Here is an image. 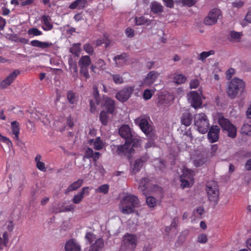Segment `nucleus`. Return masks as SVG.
Listing matches in <instances>:
<instances>
[{
  "mask_svg": "<svg viewBox=\"0 0 251 251\" xmlns=\"http://www.w3.org/2000/svg\"><path fill=\"white\" fill-rule=\"evenodd\" d=\"M119 209L124 214H129L134 212V208L140 206L139 200L135 195L127 194L121 200Z\"/></svg>",
  "mask_w": 251,
  "mask_h": 251,
  "instance_id": "f257e3e1",
  "label": "nucleus"
},
{
  "mask_svg": "<svg viewBox=\"0 0 251 251\" xmlns=\"http://www.w3.org/2000/svg\"><path fill=\"white\" fill-rule=\"evenodd\" d=\"M245 83L242 79L234 77L228 84L227 95L230 99H234L243 94L245 92Z\"/></svg>",
  "mask_w": 251,
  "mask_h": 251,
  "instance_id": "f03ea898",
  "label": "nucleus"
},
{
  "mask_svg": "<svg viewBox=\"0 0 251 251\" xmlns=\"http://www.w3.org/2000/svg\"><path fill=\"white\" fill-rule=\"evenodd\" d=\"M205 191L208 200L214 205L217 204L219 198V186L216 181L210 180L206 183Z\"/></svg>",
  "mask_w": 251,
  "mask_h": 251,
  "instance_id": "7ed1b4c3",
  "label": "nucleus"
},
{
  "mask_svg": "<svg viewBox=\"0 0 251 251\" xmlns=\"http://www.w3.org/2000/svg\"><path fill=\"white\" fill-rule=\"evenodd\" d=\"M135 144H132L130 141H126L123 145H113L112 150L115 151V153L121 156L124 155L129 156L130 153L133 151V147Z\"/></svg>",
  "mask_w": 251,
  "mask_h": 251,
  "instance_id": "20e7f679",
  "label": "nucleus"
},
{
  "mask_svg": "<svg viewBox=\"0 0 251 251\" xmlns=\"http://www.w3.org/2000/svg\"><path fill=\"white\" fill-rule=\"evenodd\" d=\"M137 237L134 234L127 233L123 237L122 249L126 251H133L137 245Z\"/></svg>",
  "mask_w": 251,
  "mask_h": 251,
  "instance_id": "39448f33",
  "label": "nucleus"
},
{
  "mask_svg": "<svg viewBox=\"0 0 251 251\" xmlns=\"http://www.w3.org/2000/svg\"><path fill=\"white\" fill-rule=\"evenodd\" d=\"M202 97L201 91L200 93L196 91H191L187 95L189 102L191 103L192 106L195 108L201 107L202 103Z\"/></svg>",
  "mask_w": 251,
  "mask_h": 251,
  "instance_id": "423d86ee",
  "label": "nucleus"
},
{
  "mask_svg": "<svg viewBox=\"0 0 251 251\" xmlns=\"http://www.w3.org/2000/svg\"><path fill=\"white\" fill-rule=\"evenodd\" d=\"M222 16L221 11L217 8L212 9L208 15L204 18V23L206 25H213L217 23L218 19Z\"/></svg>",
  "mask_w": 251,
  "mask_h": 251,
  "instance_id": "0eeeda50",
  "label": "nucleus"
},
{
  "mask_svg": "<svg viewBox=\"0 0 251 251\" xmlns=\"http://www.w3.org/2000/svg\"><path fill=\"white\" fill-rule=\"evenodd\" d=\"M160 73L155 71H150L141 82L140 86H151L157 79Z\"/></svg>",
  "mask_w": 251,
  "mask_h": 251,
  "instance_id": "6e6552de",
  "label": "nucleus"
},
{
  "mask_svg": "<svg viewBox=\"0 0 251 251\" xmlns=\"http://www.w3.org/2000/svg\"><path fill=\"white\" fill-rule=\"evenodd\" d=\"M174 99L173 96L169 93L161 92L158 96V106H168L170 105Z\"/></svg>",
  "mask_w": 251,
  "mask_h": 251,
  "instance_id": "1a4fd4ad",
  "label": "nucleus"
},
{
  "mask_svg": "<svg viewBox=\"0 0 251 251\" xmlns=\"http://www.w3.org/2000/svg\"><path fill=\"white\" fill-rule=\"evenodd\" d=\"M133 91L132 87L124 88L116 94V98L119 101L125 102L129 98Z\"/></svg>",
  "mask_w": 251,
  "mask_h": 251,
  "instance_id": "9d476101",
  "label": "nucleus"
},
{
  "mask_svg": "<svg viewBox=\"0 0 251 251\" xmlns=\"http://www.w3.org/2000/svg\"><path fill=\"white\" fill-rule=\"evenodd\" d=\"M19 74V70L14 71L0 82V87L3 89L7 88L14 81Z\"/></svg>",
  "mask_w": 251,
  "mask_h": 251,
  "instance_id": "9b49d317",
  "label": "nucleus"
},
{
  "mask_svg": "<svg viewBox=\"0 0 251 251\" xmlns=\"http://www.w3.org/2000/svg\"><path fill=\"white\" fill-rule=\"evenodd\" d=\"M103 108V110L109 112L110 114H113L115 109V101L107 97L104 100L103 103L101 105Z\"/></svg>",
  "mask_w": 251,
  "mask_h": 251,
  "instance_id": "f8f14e48",
  "label": "nucleus"
},
{
  "mask_svg": "<svg viewBox=\"0 0 251 251\" xmlns=\"http://www.w3.org/2000/svg\"><path fill=\"white\" fill-rule=\"evenodd\" d=\"M147 160V158L146 156H143L135 160L133 164H131L130 169L132 173L135 174L139 172Z\"/></svg>",
  "mask_w": 251,
  "mask_h": 251,
  "instance_id": "ddd939ff",
  "label": "nucleus"
},
{
  "mask_svg": "<svg viewBox=\"0 0 251 251\" xmlns=\"http://www.w3.org/2000/svg\"><path fill=\"white\" fill-rule=\"evenodd\" d=\"M194 126H210L206 115L202 113L196 115Z\"/></svg>",
  "mask_w": 251,
  "mask_h": 251,
  "instance_id": "4468645a",
  "label": "nucleus"
},
{
  "mask_svg": "<svg viewBox=\"0 0 251 251\" xmlns=\"http://www.w3.org/2000/svg\"><path fill=\"white\" fill-rule=\"evenodd\" d=\"M128 57L127 53H123L121 54L116 55L114 57L113 60L117 66L122 67L126 63Z\"/></svg>",
  "mask_w": 251,
  "mask_h": 251,
  "instance_id": "2eb2a0df",
  "label": "nucleus"
},
{
  "mask_svg": "<svg viewBox=\"0 0 251 251\" xmlns=\"http://www.w3.org/2000/svg\"><path fill=\"white\" fill-rule=\"evenodd\" d=\"M42 115L39 111L36 110L33 111L30 113L29 119L28 123L29 124L33 125H40L39 123L40 120L42 117Z\"/></svg>",
  "mask_w": 251,
  "mask_h": 251,
  "instance_id": "dca6fc26",
  "label": "nucleus"
},
{
  "mask_svg": "<svg viewBox=\"0 0 251 251\" xmlns=\"http://www.w3.org/2000/svg\"><path fill=\"white\" fill-rule=\"evenodd\" d=\"M219 128H215L214 126H211L208 133V138L211 143H214L219 139Z\"/></svg>",
  "mask_w": 251,
  "mask_h": 251,
  "instance_id": "f3484780",
  "label": "nucleus"
},
{
  "mask_svg": "<svg viewBox=\"0 0 251 251\" xmlns=\"http://www.w3.org/2000/svg\"><path fill=\"white\" fill-rule=\"evenodd\" d=\"M41 23L44 25L42 28L45 31L51 30L53 27L51 19L49 16L43 15L41 18Z\"/></svg>",
  "mask_w": 251,
  "mask_h": 251,
  "instance_id": "a211bd4d",
  "label": "nucleus"
},
{
  "mask_svg": "<svg viewBox=\"0 0 251 251\" xmlns=\"http://www.w3.org/2000/svg\"><path fill=\"white\" fill-rule=\"evenodd\" d=\"M119 133L122 138L125 139H129L133 136L129 126H120L119 129Z\"/></svg>",
  "mask_w": 251,
  "mask_h": 251,
  "instance_id": "6ab92c4d",
  "label": "nucleus"
},
{
  "mask_svg": "<svg viewBox=\"0 0 251 251\" xmlns=\"http://www.w3.org/2000/svg\"><path fill=\"white\" fill-rule=\"evenodd\" d=\"M65 251H80V246L74 239H70L65 244Z\"/></svg>",
  "mask_w": 251,
  "mask_h": 251,
  "instance_id": "aec40b11",
  "label": "nucleus"
},
{
  "mask_svg": "<svg viewBox=\"0 0 251 251\" xmlns=\"http://www.w3.org/2000/svg\"><path fill=\"white\" fill-rule=\"evenodd\" d=\"M87 4V0H75L69 5V8L71 9H75L76 8L82 9L86 7Z\"/></svg>",
  "mask_w": 251,
  "mask_h": 251,
  "instance_id": "412c9836",
  "label": "nucleus"
},
{
  "mask_svg": "<svg viewBox=\"0 0 251 251\" xmlns=\"http://www.w3.org/2000/svg\"><path fill=\"white\" fill-rule=\"evenodd\" d=\"M30 45L33 47L45 49L51 47L52 44L51 43L42 42L38 40H34L30 42Z\"/></svg>",
  "mask_w": 251,
  "mask_h": 251,
  "instance_id": "4be33fe9",
  "label": "nucleus"
},
{
  "mask_svg": "<svg viewBox=\"0 0 251 251\" xmlns=\"http://www.w3.org/2000/svg\"><path fill=\"white\" fill-rule=\"evenodd\" d=\"M151 11L155 14H159L163 11L164 7L159 3L156 1L151 2Z\"/></svg>",
  "mask_w": 251,
  "mask_h": 251,
  "instance_id": "5701e85b",
  "label": "nucleus"
},
{
  "mask_svg": "<svg viewBox=\"0 0 251 251\" xmlns=\"http://www.w3.org/2000/svg\"><path fill=\"white\" fill-rule=\"evenodd\" d=\"M134 22L137 25H144L148 26L151 24V20L145 18L144 16H140L135 17Z\"/></svg>",
  "mask_w": 251,
  "mask_h": 251,
  "instance_id": "b1692460",
  "label": "nucleus"
},
{
  "mask_svg": "<svg viewBox=\"0 0 251 251\" xmlns=\"http://www.w3.org/2000/svg\"><path fill=\"white\" fill-rule=\"evenodd\" d=\"M82 183V179L77 180V181L73 182L72 184L69 186L67 189L65 190V193L67 194L70 192L77 190L78 188L81 187Z\"/></svg>",
  "mask_w": 251,
  "mask_h": 251,
  "instance_id": "393cba45",
  "label": "nucleus"
},
{
  "mask_svg": "<svg viewBox=\"0 0 251 251\" xmlns=\"http://www.w3.org/2000/svg\"><path fill=\"white\" fill-rule=\"evenodd\" d=\"M91 63V58L88 55L82 56L78 61L80 67H88Z\"/></svg>",
  "mask_w": 251,
  "mask_h": 251,
  "instance_id": "a878e982",
  "label": "nucleus"
},
{
  "mask_svg": "<svg viewBox=\"0 0 251 251\" xmlns=\"http://www.w3.org/2000/svg\"><path fill=\"white\" fill-rule=\"evenodd\" d=\"M192 121V115L189 113H184L183 114L181 122L184 126H190Z\"/></svg>",
  "mask_w": 251,
  "mask_h": 251,
  "instance_id": "bb28decb",
  "label": "nucleus"
},
{
  "mask_svg": "<svg viewBox=\"0 0 251 251\" xmlns=\"http://www.w3.org/2000/svg\"><path fill=\"white\" fill-rule=\"evenodd\" d=\"M42 156L40 154H37L35 158V161L36 163V167L40 171L45 172L47 171V168L45 167V164L44 162H41Z\"/></svg>",
  "mask_w": 251,
  "mask_h": 251,
  "instance_id": "cd10ccee",
  "label": "nucleus"
},
{
  "mask_svg": "<svg viewBox=\"0 0 251 251\" xmlns=\"http://www.w3.org/2000/svg\"><path fill=\"white\" fill-rule=\"evenodd\" d=\"M89 143L93 145L94 148L96 150H100L102 149L103 145L100 137H97L95 140L91 139L89 140Z\"/></svg>",
  "mask_w": 251,
  "mask_h": 251,
  "instance_id": "c85d7f7f",
  "label": "nucleus"
},
{
  "mask_svg": "<svg viewBox=\"0 0 251 251\" xmlns=\"http://www.w3.org/2000/svg\"><path fill=\"white\" fill-rule=\"evenodd\" d=\"M173 80L175 83L181 84L186 82L187 77L184 75L176 74L173 77Z\"/></svg>",
  "mask_w": 251,
  "mask_h": 251,
  "instance_id": "c756f323",
  "label": "nucleus"
},
{
  "mask_svg": "<svg viewBox=\"0 0 251 251\" xmlns=\"http://www.w3.org/2000/svg\"><path fill=\"white\" fill-rule=\"evenodd\" d=\"M109 112H106L104 110L101 111L100 115V118L101 124L103 126H106L109 119Z\"/></svg>",
  "mask_w": 251,
  "mask_h": 251,
  "instance_id": "7c9ffc66",
  "label": "nucleus"
},
{
  "mask_svg": "<svg viewBox=\"0 0 251 251\" xmlns=\"http://www.w3.org/2000/svg\"><path fill=\"white\" fill-rule=\"evenodd\" d=\"M81 44H74L70 49V52L76 56H78L80 52Z\"/></svg>",
  "mask_w": 251,
  "mask_h": 251,
  "instance_id": "2f4dec72",
  "label": "nucleus"
},
{
  "mask_svg": "<svg viewBox=\"0 0 251 251\" xmlns=\"http://www.w3.org/2000/svg\"><path fill=\"white\" fill-rule=\"evenodd\" d=\"M223 129L227 132L228 136L231 138L235 137L236 135V126H222Z\"/></svg>",
  "mask_w": 251,
  "mask_h": 251,
  "instance_id": "473e14b6",
  "label": "nucleus"
},
{
  "mask_svg": "<svg viewBox=\"0 0 251 251\" xmlns=\"http://www.w3.org/2000/svg\"><path fill=\"white\" fill-rule=\"evenodd\" d=\"M67 98L69 102L71 104H75L77 100L75 93L72 90L67 92Z\"/></svg>",
  "mask_w": 251,
  "mask_h": 251,
  "instance_id": "72a5a7b5",
  "label": "nucleus"
},
{
  "mask_svg": "<svg viewBox=\"0 0 251 251\" xmlns=\"http://www.w3.org/2000/svg\"><path fill=\"white\" fill-rule=\"evenodd\" d=\"M149 118L144 116L140 117L135 120V123L138 126H150L148 123Z\"/></svg>",
  "mask_w": 251,
  "mask_h": 251,
  "instance_id": "f704fd0d",
  "label": "nucleus"
},
{
  "mask_svg": "<svg viewBox=\"0 0 251 251\" xmlns=\"http://www.w3.org/2000/svg\"><path fill=\"white\" fill-rule=\"evenodd\" d=\"M143 195L146 197V203L150 207H153L156 204V199L151 196H147L146 193H144Z\"/></svg>",
  "mask_w": 251,
  "mask_h": 251,
  "instance_id": "c9c22d12",
  "label": "nucleus"
},
{
  "mask_svg": "<svg viewBox=\"0 0 251 251\" xmlns=\"http://www.w3.org/2000/svg\"><path fill=\"white\" fill-rule=\"evenodd\" d=\"M214 53L215 51L213 50L208 51H202L199 55L198 59L203 61L207 57L210 55L214 54Z\"/></svg>",
  "mask_w": 251,
  "mask_h": 251,
  "instance_id": "e433bc0d",
  "label": "nucleus"
},
{
  "mask_svg": "<svg viewBox=\"0 0 251 251\" xmlns=\"http://www.w3.org/2000/svg\"><path fill=\"white\" fill-rule=\"evenodd\" d=\"M104 246L103 240L101 239H97L91 247L96 251L101 250Z\"/></svg>",
  "mask_w": 251,
  "mask_h": 251,
  "instance_id": "4c0bfd02",
  "label": "nucleus"
},
{
  "mask_svg": "<svg viewBox=\"0 0 251 251\" xmlns=\"http://www.w3.org/2000/svg\"><path fill=\"white\" fill-rule=\"evenodd\" d=\"M218 123L219 126H234L228 119L225 118L222 115L219 117Z\"/></svg>",
  "mask_w": 251,
  "mask_h": 251,
  "instance_id": "58836bf2",
  "label": "nucleus"
},
{
  "mask_svg": "<svg viewBox=\"0 0 251 251\" xmlns=\"http://www.w3.org/2000/svg\"><path fill=\"white\" fill-rule=\"evenodd\" d=\"M147 179L146 178H143L140 180L139 186L138 189L140 191L144 193H146L145 191L147 188Z\"/></svg>",
  "mask_w": 251,
  "mask_h": 251,
  "instance_id": "ea45409f",
  "label": "nucleus"
},
{
  "mask_svg": "<svg viewBox=\"0 0 251 251\" xmlns=\"http://www.w3.org/2000/svg\"><path fill=\"white\" fill-rule=\"evenodd\" d=\"M109 190V185L107 184H103L99 186L96 191L98 192L102 193L103 194H107Z\"/></svg>",
  "mask_w": 251,
  "mask_h": 251,
  "instance_id": "a19ab883",
  "label": "nucleus"
},
{
  "mask_svg": "<svg viewBox=\"0 0 251 251\" xmlns=\"http://www.w3.org/2000/svg\"><path fill=\"white\" fill-rule=\"evenodd\" d=\"M28 34L29 35H33L34 36H40L42 34V32L38 28L33 27L28 29Z\"/></svg>",
  "mask_w": 251,
  "mask_h": 251,
  "instance_id": "79ce46f5",
  "label": "nucleus"
},
{
  "mask_svg": "<svg viewBox=\"0 0 251 251\" xmlns=\"http://www.w3.org/2000/svg\"><path fill=\"white\" fill-rule=\"evenodd\" d=\"M83 49L88 54L91 55L94 52V49L92 45L89 43L85 44L83 45Z\"/></svg>",
  "mask_w": 251,
  "mask_h": 251,
  "instance_id": "37998d69",
  "label": "nucleus"
},
{
  "mask_svg": "<svg viewBox=\"0 0 251 251\" xmlns=\"http://www.w3.org/2000/svg\"><path fill=\"white\" fill-rule=\"evenodd\" d=\"M98 68L100 70H104L105 69L106 63L104 61L101 59H99L96 62Z\"/></svg>",
  "mask_w": 251,
  "mask_h": 251,
  "instance_id": "c03bdc74",
  "label": "nucleus"
},
{
  "mask_svg": "<svg viewBox=\"0 0 251 251\" xmlns=\"http://www.w3.org/2000/svg\"><path fill=\"white\" fill-rule=\"evenodd\" d=\"M113 80L116 84H122L124 82L123 77L120 75H112Z\"/></svg>",
  "mask_w": 251,
  "mask_h": 251,
  "instance_id": "a18cd8bd",
  "label": "nucleus"
},
{
  "mask_svg": "<svg viewBox=\"0 0 251 251\" xmlns=\"http://www.w3.org/2000/svg\"><path fill=\"white\" fill-rule=\"evenodd\" d=\"M153 92H152L149 89L145 90L143 95L144 99L145 100H148L151 99L153 95Z\"/></svg>",
  "mask_w": 251,
  "mask_h": 251,
  "instance_id": "49530a36",
  "label": "nucleus"
},
{
  "mask_svg": "<svg viewBox=\"0 0 251 251\" xmlns=\"http://www.w3.org/2000/svg\"><path fill=\"white\" fill-rule=\"evenodd\" d=\"M80 74L86 79L90 77V75L88 73V67H80Z\"/></svg>",
  "mask_w": 251,
  "mask_h": 251,
  "instance_id": "de8ad7c7",
  "label": "nucleus"
},
{
  "mask_svg": "<svg viewBox=\"0 0 251 251\" xmlns=\"http://www.w3.org/2000/svg\"><path fill=\"white\" fill-rule=\"evenodd\" d=\"M11 131L12 134L14 135L15 139L18 141L19 140V134L20 131L19 126H12Z\"/></svg>",
  "mask_w": 251,
  "mask_h": 251,
  "instance_id": "09e8293b",
  "label": "nucleus"
},
{
  "mask_svg": "<svg viewBox=\"0 0 251 251\" xmlns=\"http://www.w3.org/2000/svg\"><path fill=\"white\" fill-rule=\"evenodd\" d=\"M94 152L92 149L88 148L85 153V155L83 157V160L85 161L86 158H92L93 157Z\"/></svg>",
  "mask_w": 251,
  "mask_h": 251,
  "instance_id": "8fccbe9b",
  "label": "nucleus"
},
{
  "mask_svg": "<svg viewBox=\"0 0 251 251\" xmlns=\"http://www.w3.org/2000/svg\"><path fill=\"white\" fill-rule=\"evenodd\" d=\"M0 142L5 143L8 147L12 146L11 141L6 137L2 136L0 134Z\"/></svg>",
  "mask_w": 251,
  "mask_h": 251,
  "instance_id": "3c124183",
  "label": "nucleus"
},
{
  "mask_svg": "<svg viewBox=\"0 0 251 251\" xmlns=\"http://www.w3.org/2000/svg\"><path fill=\"white\" fill-rule=\"evenodd\" d=\"M85 238L89 243H91L96 239V236L92 232H87Z\"/></svg>",
  "mask_w": 251,
  "mask_h": 251,
  "instance_id": "603ef678",
  "label": "nucleus"
},
{
  "mask_svg": "<svg viewBox=\"0 0 251 251\" xmlns=\"http://www.w3.org/2000/svg\"><path fill=\"white\" fill-rule=\"evenodd\" d=\"M207 241V236L205 234H200L198 237V242L200 243L204 244Z\"/></svg>",
  "mask_w": 251,
  "mask_h": 251,
  "instance_id": "864d4df0",
  "label": "nucleus"
},
{
  "mask_svg": "<svg viewBox=\"0 0 251 251\" xmlns=\"http://www.w3.org/2000/svg\"><path fill=\"white\" fill-rule=\"evenodd\" d=\"M189 83L191 89H196L199 86L200 82L198 79H194L191 80Z\"/></svg>",
  "mask_w": 251,
  "mask_h": 251,
  "instance_id": "5fc2aeb1",
  "label": "nucleus"
},
{
  "mask_svg": "<svg viewBox=\"0 0 251 251\" xmlns=\"http://www.w3.org/2000/svg\"><path fill=\"white\" fill-rule=\"evenodd\" d=\"M183 175L184 176H187L188 178H191L194 175V172L187 168H184L183 170Z\"/></svg>",
  "mask_w": 251,
  "mask_h": 251,
  "instance_id": "6e6d98bb",
  "label": "nucleus"
},
{
  "mask_svg": "<svg viewBox=\"0 0 251 251\" xmlns=\"http://www.w3.org/2000/svg\"><path fill=\"white\" fill-rule=\"evenodd\" d=\"M94 100L95 101L97 105H99L100 101V96L99 94L98 90L96 89H94V93H93Z\"/></svg>",
  "mask_w": 251,
  "mask_h": 251,
  "instance_id": "4d7b16f0",
  "label": "nucleus"
},
{
  "mask_svg": "<svg viewBox=\"0 0 251 251\" xmlns=\"http://www.w3.org/2000/svg\"><path fill=\"white\" fill-rule=\"evenodd\" d=\"M83 198L81 195L78 194L74 197L72 201L75 204H78L82 201Z\"/></svg>",
  "mask_w": 251,
  "mask_h": 251,
  "instance_id": "13d9d810",
  "label": "nucleus"
},
{
  "mask_svg": "<svg viewBox=\"0 0 251 251\" xmlns=\"http://www.w3.org/2000/svg\"><path fill=\"white\" fill-rule=\"evenodd\" d=\"M241 132L246 135L251 136V126H242Z\"/></svg>",
  "mask_w": 251,
  "mask_h": 251,
  "instance_id": "bf43d9fd",
  "label": "nucleus"
},
{
  "mask_svg": "<svg viewBox=\"0 0 251 251\" xmlns=\"http://www.w3.org/2000/svg\"><path fill=\"white\" fill-rule=\"evenodd\" d=\"M140 129L146 135H149L152 130V126H140Z\"/></svg>",
  "mask_w": 251,
  "mask_h": 251,
  "instance_id": "052dcab7",
  "label": "nucleus"
},
{
  "mask_svg": "<svg viewBox=\"0 0 251 251\" xmlns=\"http://www.w3.org/2000/svg\"><path fill=\"white\" fill-rule=\"evenodd\" d=\"M196 2V0H182V3L189 7L193 6Z\"/></svg>",
  "mask_w": 251,
  "mask_h": 251,
  "instance_id": "680f3d73",
  "label": "nucleus"
},
{
  "mask_svg": "<svg viewBox=\"0 0 251 251\" xmlns=\"http://www.w3.org/2000/svg\"><path fill=\"white\" fill-rule=\"evenodd\" d=\"M90 111L91 113H94L95 112L96 110V102L94 100H90Z\"/></svg>",
  "mask_w": 251,
  "mask_h": 251,
  "instance_id": "e2e57ef3",
  "label": "nucleus"
},
{
  "mask_svg": "<svg viewBox=\"0 0 251 251\" xmlns=\"http://www.w3.org/2000/svg\"><path fill=\"white\" fill-rule=\"evenodd\" d=\"M244 21L249 23H251V6L248 9V12L245 17Z\"/></svg>",
  "mask_w": 251,
  "mask_h": 251,
  "instance_id": "0e129e2a",
  "label": "nucleus"
},
{
  "mask_svg": "<svg viewBox=\"0 0 251 251\" xmlns=\"http://www.w3.org/2000/svg\"><path fill=\"white\" fill-rule=\"evenodd\" d=\"M126 34L128 37L132 38L134 35V30L130 27H128L126 30Z\"/></svg>",
  "mask_w": 251,
  "mask_h": 251,
  "instance_id": "69168bd1",
  "label": "nucleus"
},
{
  "mask_svg": "<svg viewBox=\"0 0 251 251\" xmlns=\"http://www.w3.org/2000/svg\"><path fill=\"white\" fill-rule=\"evenodd\" d=\"M164 4L169 8H173L174 6V3L173 0H162Z\"/></svg>",
  "mask_w": 251,
  "mask_h": 251,
  "instance_id": "338daca9",
  "label": "nucleus"
},
{
  "mask_svg": "<svg viewBox=\"0 0 251 251\" xmlns=\"http://www.w3.org/2000/svg\"><path fill=\"white\" fill-rule=\"evenodd\" d=\"M241 34L239 32L232 31L230 33V37L234 39H238L240 38Z\"/></svg>",
  "mask_w": 251,
  "mask_h": 251,
  "instance_id": "774afa93",
  "label": "nucleus"
}]
</instances>
